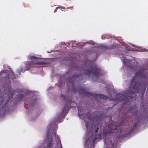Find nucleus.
<instances>
[{"label":"nucleus","mask_w":148,"mask_h":148,"mask_svg":"<svg viewBox=\"0 0 148 148\" xmlns=\"http://www.w3.org/2000/svg\"><path fill=\"white\" fill-rule=\"evenodd\" d=\"M47 63L45 62L41 61L38 62L37 64L39 65H44L47 64Z\"/></svg>","instance_id":"14"},{"label":"nucleus","mask_w":148,"mask_h":148,"mask_svg":"<svg viewBox=\"0 0 148 148\" xmlns=\"http://www.w3.org/2000/svg\"><path fill=\"white\" fill-rule=\"evenodd\" d=\"M78 115H79V116H80V113H78Z\"/></svg>","instance_id":"32"},{"label":"nucleus","mask_w":148,"mask_h":148,"mask_svg":"<svg viewBox=\"0 0 148 148\" xmlns=\"http://www.w3.org/2000/svg\"><path fill=\"white\" fill-rule=\"evenodd\" d=\"M119 132H120V133L121 132V131H120Z\"/></svg>","instance_id":"40"},{"label":"nucleus","mask_w":148,"mask_h":148,"mask_svg":"<svg viewBox=\"0 0 148 148\" xmlns=\"http://www.w3.org/2000/svg\"><path fill=\"white\" fill-rule=\"evenodd\" d=\"M66 104L62 110V113H61L59 116L58 117V119H61L63 117V113H67L69 111L70 108V106L71 105V99L69 97L68 98V99L66 100Z\"/></svg>","instance_id":"6"},{"label":"nucleus","mask_w":148,"mask_h":148,"mask_svg":"<svg viewBox=\"0 0 148 148\" xmlns=\"http://www.w3.org/2000/svg\"><path fill=\"white\" fill-rule=\"evenodd\" d=\"M82 75V74L81 73L74 75L71 78L69 79L68 81L69 83V84L70 86H71V88L72 90L75 92L77 91L79 95H85L87 97L92 96L99 103H100L101 99L106 100L108 99V97L102 95L88 92L79 85L76 87V86L75 84L76 82V79L79 78Z\"/></svg>","instance_id":"2"},{"label":"nucleus","mask_w":148,"mask_h":148,"mask_svg":"<svg viewBox=\"0 0 148 148\" xmlns=\"http://www.w3.org/2000/svg\"><path fill=\"white\" fill-rule=\"evenodd\" d=\"M123 123V121H122L119 123L114 121H112L108 126V128L110 129V130H103V137L106 138L107 134H111L113 133H119V130H118V127L121 126Z\"/></svg>","instance_id":"4"},{"label":"nucleus","mask_w":148,"mask_h":148,"mask_svg":"<svg viewBox=\"0 0 148 148\" xmlns=\"http://www.w3.org/2000/svg\"><path fill=\"white\" fill-rule=\"evenodd\" d=\"M95 125H96V123H95Z\"/></svg>","instance_id":"39"},{"label":"nucleus","mask_w":148,"mask_h":148,"mask_svg":"<svg viewBox=\"0 0 148 148\" xmlns=\"http://www.w3.org/2000/svg\"><path fill=\"white\" fill-rule=\"evenodd\" d=\"M136 123H134V124L133 125V126L134 127H135L136 125Z\"/></svg>","instance_id":"27"},{"label":"nucleus","mask_w":148,"mask_h":148,"mask_svg":"<svg viewBox=\"0 0 148 148\" xmlns=\"http://www.w3.org/2000/svg\"><path fill=\"white\" fill-rule=\"evenodd\" d=\"M133 130V129H131L130 130L129 132V133L127 134H129L131 132H132Z\"/></svg>","instance_id":"22"},{"label":"nucleus","mask_w":148,"mask_h":148,"mask_svg":"<svg viewBox=\"0 0 148 148\" xmlns=\"http://www.w3.org/2000/svg\"><path fill=\"white\" fill-rule=\"evenodd\" d=\"M84 45V44H80L79 43H78L77 44V45L81 46V47L83 46Z\"/></svg>","instance_id":"21"},{"label":"nucleus","mask_w":148,"mask_h":148,"mask_svg":"<svg viewBox=\"0 0 148 148\" xmlns=\"http://www.w3.org/2000/svg\"><path fill=\"white\" fill-rule=\"evenodd\" d=\"M10 93V95H8V99H7V101H6V103L9 101V99L10 98H12V97L13 95V93L11 92V93Z\"/></svg>","instance_id":"16"},{"label":"nucleus","mask_w":148,"mask_h":148,"mask_svg":"<svg viewBox=\"0 0 148 148\" xmlns=\"http://www.w3.org/2000/svg\"><path fill=\"white\" fill-rule=\"evenodd\" d=\"M60 144L59 143H58V144L56 148H62V145L61 143V142H60Z\"/></svg>","instance_id":"19"},{"label":"nucleus","mask_w":148,"mask_h":148,"mask_svg":"<svg viewBox=\"0 0 148 148\" xmlns=\"http://www.w3.org/2000/svg\"><path fill=\"white\" fill-rule=\"evenodd\" d=\"M29 58L31 60H33V59H37V57L34 56H30L29 57Z\"/></svg>","instance_id":"18"},{"label":"nucleus","mask_w":148,"mask_h":148,"mask_svg":"<svg viewBox=\"0 0 148 148\" xmlns=\"http://www.w3.org/2000/svg\"><path fill=\"white\" fill-rule=\"evenodd\" d=\"M84 68L87 67H84L82 68L77 66L73 67V68L75 70H77L78 72L79 71H84L85 74L87 75H90L91 73L95 75L96 78H98L101 70L100 68L98 67L96 64H93L91 65L88 68V69H86Z\"/></svg>","instance_id":"3"},{"label":"nucleus","mask_w":148,"mask_h":148,"mask_svg":"<svg viewBox=\"0 0 148 148\" xmlns=\"http://www.w3.org/2000/svg\"><path fill=\"white\" fill-rule=\"evenodd\" d=\"M137 109L136 106L133 105L129 108L128 112H130L134 115H136L137 113Z\"/></svg>","instance_id":"9"},{"label":"nucleus","mask_w":148,"mask_h":148,"mask_svg":"<svg viewBox=\"0 0 148 148\" xmlns=\"http://www.w3.org/2000/svg\"><path fill=\"white\" fill-rule=\"evenodd\" d=\"M104 143L105 144H107L105 140L104 141Z\"/></svg>","instance_id":"35"},{"label":"nucleus","mask_w":148,"mask_h":148,"mask_svg":"<svg viewBox=\"0 0 148 148\" xmlns=\"http://www.w3.org/2000/svg\"><path fill=\"white\" fill-rule=\"evenodd\" d=\"M4 106L5 107V103L3 105V107H4Z\"/></svg>","instance_id":"31"},{"label":"nucleus","mask_w":148,"mask_h":148,"mask_svg":"<svg viewBox=\"0 0 148 148\" xmlns=\"http://www.w3.org/2000/svg\"><path fill=\"white\" fill-rule=\"evenodd\" d=\"M73 8V6H71V7H68L66 8V9H71L72 8Z\"/></svg>","instance_id":"24"},{"label":"nucleus","mask_w":148,"mask_h":148,"mask_svg":"<svg viewBox=\"0 0 148 148\" xmlns=\"http://www.w3.org/2000/svg\"><path fill=\"white\" fill-rule=\"evenodd\" d=\"M83 119L84 120L86 125V127L87 129H88V125L89 124V123H88L87 121H85V120L84 119V117H83Z\"/></svg>","instance_id":"17"},{"label":"nucleus","mask_w":148,"mask_h":148,"mask_svg":"<svg viewBox=\"0 0 148 148\" xmlns=\"http://www.w3.org/2000/svg\"><path fill=\"white\" fill-rule=\"evenodd\" d=\"M58 7H59L58 9H64L65 8L64 7H63L62 6H58Z\"/></svg>","instance_id":"20"},{"label":"nucleus","mask_w":148,"mask_h":148,"mask_svg":"<svg viewBox=\"0 0 148 148\" xmlns=\"http://www.w3.org/2000/svg\"><path fill=\"white\" fill-rule=\"evenodd\" d=\"M132 68L133 69H134V67H133V66H132Z\"/></svg>","instance_id":"37"},{"label":"nucleus","mask_w":148,"mask_h":148,"mask_svg":"<svg viewBox=\"0 0 148 148\" xmlns=\"http://www.w3.org/2000/svg\"><path fill=\"white\" fill-rule=\"evenodd\" d=\"M108 48L110 49H112V47H110L109 48Z\"/></svg>","instance_id":"29"},{"label":"nucleus","mask_w":148,"mask_h":148,"mask_svg":"<svg viewBox=\"0 0 148 148\" xmlns=\"http://www.w3.org/2000/svg\"><path fill=\"white\" fill-rule=\"evenodd\" d=\"M110 97H112L111 95V94H110Z\"/></svg>","instance_id":"36"},{"label":"nucleus","mask_w":148,"mask_h":148,"mask_svg":"<svg viewBox=\"0 0 148 148\" xmlns=\"http://www.w3.org/2000/svg\"><path fill=\"white\" fill-rule=\"evenodd\" d=\"M56 122H58L59 121L58 120H56Z\"/></svg>","instance_id":"30"},{"label":"nucleus","mask_w":148,"mask_h":148,"mask_svg":"<svg viewBox=\"0 0 148 148\" xmlns=\"http://www.w3.org/2000/svg\"><path fill=\"white\" fill-rule=\"evenodd\" d=\"M64 84V85H65V84L64 83H62V84Z\"/></svg>","instance_id":"38"},{"label":"nucleus","mask_w":148,"mask_h":148,"mask_svg":"<svg viewBox=\"0 0 148 148\" xmlns=\"http://www.w3.org/2000/svg\"><path fill=\"white\" fill-rule=\"evenodd\" d=\"M135 76L132 79L131 85L128 87L127 93L119 94V96L117 99V100L119 101L124 100L125 101H129L128 99H130L134 96V92H138L139 91L138 87L137 86V83L135 81L136 77H139L140 79H142L145 82L147 80H148V76L144 68L138 70Z\"/></svg>","instance_id":"1"},{"label":"nucleus","mask_w":148,"mask_h":148,"mask_svg":"<svg viewBox=\"0 0 148 148\" xmlns=\"http://www.w3.org/2000/svg\"><path fill=\"white\" fill-rule=\"evenodd\" d=\"M36 63H34V62H31L28 64L25 67V71H24L23 68H21L19 69H18L17 70V73L19 74V75L21 74V72H23L25 71L28 70H30V68L32 66V65L33 64H35Z\"/></svg>","instance_id":"8"},{"label":"nucleus","mask_w":148,"mask_h":148,"mask_svg":"<svg viewBox=\"0 0 148 148\" xmlns=\"http://www.w3.org/2000/svg\"><path fill=\"white\" fill-rule=\"evenodd\" d=\"M110 145H111L112 144V141L111 140H110Z\"/></svg>","instance_id":"28"},{"label":"nucleus","mask_w":148,"mask_h":148,"mask_svg":"<svg viewBox=\"0 0 148 148\" xmlns=\"http://www.w3.org/2000/svg\"><path fill=\"white\" fill-rule=\"evenodd\" d=\"M98 128H97L95 130V132L93 133H92V135H94V137L92 138L91 140V141L93 143H94L95 140L97 139V130L98 129Z\"/></svg>","instance_id":"10"},{"label":"nucleus","mask_w":148,"mask_h":148,"mask_svg":"<svg viewBox=\"0 0 148 148\" xmlns=\"http://www.w3.org/2000/svg\"><path fill=\"white\" fill-rule=\"evenodd\" d=\"M64 42H62L61 44H62L63 45H64Z\"/></svg>","instance_id":"34"},{"label":"nucleus","mask_w":148,"mask_h":148,"mask_svg":"<svg viewBox=\"0 0 148 148\" xmlns=\"http://www.w3.org/2000/svg\"><path fill=\"white\" fill-rule=\"evenodd\" d=\"M61 97H63L64 100H65L66 99H65V96L64 95H62Z\"/></svg>","instance_id":"25"},{"label":"nucleus","mask_w":148,"mask_h":148,"mask_svg":"<svg viewBox=\"0 0 148 148\" xmlns=\"http://www.w3.org/2000/svg\"><path fill=\"white\" fill-rule=\"evenodd\" d=\"M58 8H59V7H57L56 8V9H55V10H54V12H56L57 11V9H58Z\"/></svg>","instance_id":"23"},{"label":"nucleus","mask_w":148,"mask_h":148,"mask_svg":"<svg viewBox=\"0 0 148 148\" xmlns=\"http://www.w3.org/2000/svg\"><path fill=\"white\" fill-rule=\"evenodd\" d=\"M8 75V73L5 71H3L1 72V75L0 76L1 78H4V79H5V78H7V76Z\"/></svg>","instance_id":"11"},{"label":"nucleus","mask_w":148,"mask_h":148,"mask_svg":"<svg viewBox=\"0 0 148 148\" xmlns=\"http://www.w3.org/2000/svg\"><path fill=\"white\" fill-rule=\"evenodd\" d=\"M26 95V94H20L19 95V99L20 100H22L23 98Z\"/></svg>","instance_id":"13"},{"label":"nucleus","mask_w":148,"mask_h":148,"mask_svg":"<svg viewBox=\"0 0 148 148\" xmlns=\"http://www.w3.org/2000/svg\"><path fill=\"white\" fill-rule=\"evenodd\" d=\"M5 99H4L3 96L0 97V104H3V102L4 101Z\"/></svg>","instance_id":"15"},{"label":"nucleus","mask_w":148,"mask_h":148,"mask_svg":"<svg viewBox=\"0 0 148 148\" xmlns=\"http://www.w3.org/2000/svg\"><path fill=\"white\" fill-rule=\"evenodd\" d=\"M53 141L52 138H51L47 141L45 140L38 148H52Z\"/></svg>","instance_id":"7"},{"label":"nucleus","mask_w":148,"mask_h":148,"mask_svg":"<svg viewBox=\"0 0 148 148\" xmlns=\"http://www.w3.org/2000/svg\"><path fill=\"white\" fill-rule=\"evenodd\" d=\"M29 105H30V106H33V105H32L31 104V103H30V104H29Z\"/></svg>","instance_id":"33"},{"label":"nucleus","mask_w":148,"mask_h":148,"mask_svg":"<svg viewBox=\"0 0 148 148\" xmlns=\"http://www.w3.org/2000/svg\"><path fill=\"white\" fill-rule=\"evenodd\" d=\"M146 116L145 117H144L145 119L146 118H147L148 119V117L147 116V113H146Z\"/></svg>","instance_id":"26"},{"label":"nucleus","mask_w":148,"mask_h":148,"mask_svg":"<svg viewBox=\"0 0 148 148\" xmlns=\"http://www.w3.org/2000/svg\"><path fill=\"white\" fill-rule=\"evenodd\" d=\"M95 116L92 117V114L88 112H87L86 116H87V118L91 121H95L98 123V124L100 122V120L103 118H106L105 113L103 112H101L99 111L97 112L96 113H95Z\"/></svg>","instance_id":"5"},{"label":"nucleus","mask_w":148,"mask_h":148,"mask_svg":"<svg viewBox=\"0 0 148 148\" xmlns=\"http://www.w3.org/2000/svg\"><path fill=\"white\" fill-rule=\"evenodd\" d=\"M8 77L9 79H13L15 77L14 73L13 71H11L10 75V74H9V75L8 76Z\"/></svg>","instance_id":"12"}]
</instances>
